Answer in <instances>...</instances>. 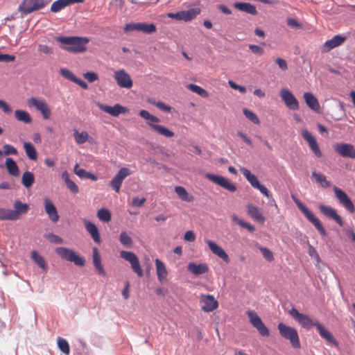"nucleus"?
I'll return each mask as SVG.
<instances>
[{
	"mask_svg": "<svg viewBox=\"0 0 355 355\" xmlns=\"http://www.w3.org/2000/svg\"><path fill=\"white\" fill-rule=\"evenodd\" d=\"M315 328L320 337L335 347H338V343L331 332H329L319 321L317 320Z\"/></svg>",
	"mask_w": 355,
	"mask_h": 355,
	"instance_id": "nucleus-26",
	"label": "nucleus"
},
{
	"mask_svg": "<svg viewBox=\"0 0 355 355\" xmlns=\"http://www.w3.org/2000/svg\"><path fill=\"white\" fill-rule=\"evenodd\" d=\"M97 216L100 220L107 223L111 220V213L106 208L100 209L97 212Z\"/></svg>",
	"mask_w": 355,
	"mask_h": 355,
	"instance_id": "nucleus-47",
	"label": "nucleus"
},
{
	"mask_svg": "<svg viewBox=\"0 0 355 355\" xmlns=\"http://www.w3.org/2000/svg\"><path fill=\"white\" fill-rule=\"evenodd\" d=\"M44 206L46 214L49 218L53 222L56 223L59 220V215L56 207L53 202L48 198L44 199Z\"/></svg>",
	"mask_w": 355,
	"mask_h": 355,
	"instance_id": "nucleus-24",
	"label": "nucleus"
},
{
	"mask_svg": "<svg viewBox=\"0 0 355 355\" xmlns=\"http://www.w3.org/2000/svg\"><path fill=\"white\" fill-rule=\"evenodd\" d=\"M240 171L253 188L255 189L260 184L257 177L252 174L247 168L241 167Z\"/></svg>",
	"mask_w": 355,
	"mask_h": 355,
	"instance_id": "nucleus-36",
	"label": "nucleus"
},
{
	"mask_svg": "<svg viewBox=\"0 0 355 355\" xmlns=\"http://www.w3.org/2000/svg\"><path fill=\"white\" fill-rule=\"evenodd\" d=\"M83 76L89 83H94L98 80V74L93 71H87L83 74Z\"/></svg>",
	"mask_w": 355,
	"mask_h": 355,
	"instance_id": "nucleus-56",
	"label": "nucleus"
},
{
	"mask_svg": "<svg viewBox=\"0 0 355 355\" xmlns=\"http://www.w3.org/2000/svg\"><path fill=\"white\" fill-rule=\"evenodd\" d=\"M200 13V10L197 8H191L187 11H180L175 13L169 12L167 16L169 18L176 20H182L184 21H189L195 18Z\"/></svg>",
	"mask_w": 355,
	"mask_h": 355,
	"instance_id": "nucleus-13",
	"label": "nucleus"
},
{
	"mask_svg": "<svg viewBox=\"0 0 355 355\" xmlns=\"http://www.w3.org/2000/svg\"><path fill=\"white\" fill-rule=\"evenodd\" d=\"M175 191L182 200L186 202H192L193 200V197L189 195L183 187H175Z\"/></svg>",
	"mask_w": 355,
	"mask_h": 355,
	"instance_id": "nucleus-40",
	"label": "nucleus"
},
{
	"mask_svg": "<svg viewBox=\"0 0 355 355\" xmlns=\"http://www.w3.org/2000/svg\"><path fill=\"white\" fill-rule=\"evenodd\" d=\"M319 209L327 218L334 220L339 226H343V220L340 216L337 214L336 210L331 206L320 204Z\"/></svg>",
	"mask_w": 355,
	"mask_h": 355,
	"instance_id": "nucleus-19",
	"label": "nucleus"
},
{
	"mask_svg": "<svg viewBox=\"0 0 355 355\" xmlns=\"http://www.w3.org/2000/svg\"><path fill=\"white\" fill-rule=\"evenodd\" d=\"M15 116L19 121L24 123L28 124L32 122V118L29 113L21 110H16L15 111Z\"/></svg>",
	"mask_w": 355,
	"mask_h": 355,
	"instance_id": "nucleus-39",
	"label": "nucleus"
},
{
	"mask_svg": "<svg viewBox=\"0 0 355 355\" xmlns=\"http://www.w3.org/2000/svg\"><path fill=\"white\" fill-rule=\"evenodd\" d=\"M302 137L309 143V146L316 157H321L322 153L315 137L306 129L302 131Z\"/></svg>",
	"mask_w": 355,
	"mask_h": 355,
	"instance_id": "nucleus-23",
	"label": "nucleus"
},
{
	"mask_svg": "<svg viewBox=\"0 0 355 355\" xmlns=\"http://www.w3.org/2000/svg\"><path fill=\"white\" fill-rule=\"evenodd\" d=\"M6 166L7 168L8 172L9 174L13 176H18L19 175V169L15 162V160L11 157H7L6 159Z\"/></svg>",
	"mask_w": 355,
	"mask_h": 355,
	"instance_id": "nucleus-38",
	"label": "nucleus"
},
{
	"mask_svg": "<svg viewBox=\"0 0 355 355\" xmlns=\"http://www.w3.org/2000/svg\"><path fill=\"white\" fill-rule=\"evenodd\" d=\"M46 238L53 243L60 244L62 243V239L53 233L46 234Z\"/></svg>",
	"mask_w": 355,
	"mask_h": 355,
	"instance_id": "nucleus-57",
	"label": "nucleus"
},
{
	"mask_svg": "<svg viewBox=\"0 0 355 355\" xmlns=\"http://www.w3.org/2000/svg\"><path fill=\"white\" fill-rule=\"evenodd\" d=\"M92 259H93V263L96 268V269L98 270V273L103 276L105 275V269L101 264V256L98 253L97 248L94 247L92 249Z\"/></svg>",
	"mask_w": 355,
	"mask_h": 355,
	"instance_id": "nucleus-35",
	"label": "nucleus"
},
{
	"mask_svg": "<svg viewBox=\"0 0 355 355\" xmlns=\"http://www.w3.org/2000/svg\"><path fill=\"white\" fill-rule=\"evenodd\" d=\"M139 115L141 118L147 121V124L149 126L150 123L156 124V123H159L160 121V119L158 117L150 114L147 110H141L139 112Z\"/></svg>",
	"mask_w": 355,
	"mask_h": 355,
	"instance_id": "nucleus-42",
	"label": "nucleus"
},
{
	"mask_svg": "<svg viewBox=\"0 0 355 355\" xmlns=\"http://www.w3.org/2000/svg\"><path fill=\"white\" fill-rule=\"evenodd\" d=\"M85 226L86 230L91 234L94 241L100 243L101 236L96 225L89 220H85Z\"/></svg>",
	"mask_w": 355,
	"mask_h": 355,
	"instance_id": "nucleus-32",
	"label": "nucleus"
},
{
	"mask_svg": "<svg viewBox=\"0 0 355 355\" xmlns=\"http://www.w3.org/2000/svg\"><path fill=\"white\" fill-rule=\"evenodd\" d=\"M155 262L156 266L157 279L161 283H162L168 276V271L164 263L160 259H156Z\"/></svg>",
	"mask_w": 355,
	"mask_h": 355,
	"instance_id": "nucleus-31",
	"label": "nucleus"
},
{
	"mask_svg": "<svg viewBox=\"0 0 355 355\" xmlns=\"http://www.w3.org/2000/svg\"><path fill=\"white\" fill-rule=\"evenodd\" d=\"M277 329L281 336L289 340L293 348L298 349L300 347L299 335L295 328L287 326L283 322H280L277 325Z\"/></svg>",
	"mask_w": 355,
	"mask_h": 355,
	"instance_id": "nucleus-3",
	"label": "nucleus"
},
{
	"mask_svg": "<svg viewBox=\"0 0 355 355\" xmlns=\"http://www.w3.org/2000/svg\"><path fill=\"white\" fill-rule=\"evenodd\" d=\"M286 22L287 25L291 28H301L302 27V25L294 18H288Z\"/></svg>",
	"mask_w": 355,
	"mask_h": 355,
	"instance_id": "nucleus-59",
	"label": "nucleus"
},
{
	"mask_svg": "<svg viewBox=\"0 0 355 355\" xmlns=\"http://www.w3.org/2000/svg\"><path fill=\"white\" fill-rule=\"evenodd\" d=\"M260 251L262 253L263 257L268 261H270L274 259L273 254L272 252L265 247H260L259 248Z\"/></svg>",
	"mask_w": 355,
	"mask_h": 355,
	"instance_id": "nucleus-53",
	"label": "nucleus"
},
{
	"mask_svg": "<svg viewBox=\"0 0 355 355\" xmlns=\"http://www.w3.org/2000/svg\"><path fill=\"white\" fill-rule=\"evenodd\" d=\"M346 40V37L336 35L331 39L327 40L322 47V52H329L333 49L340 46Z\"/></svg>",
	"mask_w": 355,
	"mask_h": 355,
	"instance_id": "nucleus-25",
	"label": "nucleus"
},
{
	"mask_svg": "<svg viewBox=\"0 0 355 355\" xmlns=\"http://www.w3.org/2000/svg\"><path fill=\"white\" fill-rule=\"evenodd\" d=\"M55 252L62 259L73 262L78 266H84L85 265V258L79 256L71 249L65 247H58L55 249Z\"/></svg>",
	"mask_w": 355,
	"mask_h": 355,
	"instance_id": "nucleus-5",
	"label": "nucleus"
},
{
	"mask_svg": "<svg viewBox=\"0 0 355 355\" xmlns=\"http://www.w3.org/2000/svg\"><path fill=\"white\" fill-rule=\"evenodd\" d=\"M280 96L286 106L291 110L299 109V103L295 96L286 88L280 90Z\"/></svg>",
	"mask_w": 355,
	"mask_h": 355,
	"instance_id": "nucleus-16",
	"label": "nucleus"
},
{
	"mask_svg": "<svg viewBox=\"0 0 355 355\" xmlns=\"http://www.w3.org/2000/svg\"><path fill=\"white\" fill-rule=\"evenodd\" d=\"M114 78L117 85L121 88L130 89L133 85L132 80L124 69L115 71Z\"/></svg>",
	"mask_w": 355,
	"mask_h": 355,
	"instance_id": "nucleus-15",
	"label": "nucleus"
},
{
	"mask_svg": "<svg viewBox=\"0 0 355 355\" xmlns=\"http://www.w3.org/2000/svg\"><path fill=\"white\" fill-rule=\"evenodd\" d=\"M211 251L219 258L222 259L225 263L230 262V257L226 252L215 242L210 240H205Z\"/></svg>",
	"mask_w": 355,
	"mask_h": 355,
	"instance_id": "nucleus-27",
	"label": "nucleus"
},
{
	"mask_svg": "<svg viewBox=\"0 0 355 355\" xmlns=\"http://www.w3.org/2000/svg\"><path fill=\"white\" fill-rule=\"evenodd\" d=\"M187 270L193 275L198 276L207 272L209 267L205 263L197 264L194 262H190L187 266Z\"/></svg>",
	"mask_w": 355,
	"mask_h": 355,
	"instance_id": "nucleus-28",
	"label": "nucleus"
},
{
	"mask_svg": "<svg viewBox=\"0 0 355 355\" xmlns=\"http://www.w3.org/2000/svg\"><path fill=\"white\" fill-rule=\"evenodd\" d=\"M247 211L249 216H250L254 220L261 223H264L266 218L259 211L257 207L252 204H249L247 206Z\"/></svg>",
	"mask_w": 355,
	"mask_h": 355,
	"instance_id": "nucleus-33",
	"label": "nucleus"
},
{
	"mask_svg": "<svg viewBox=\"0 0 355 355\" xmlns=\"http://www.w3.org/2000/svg\"><path fill=\"white\" fill-rule=\"evenodd\" d=\"M55 252L62 259L73 262L78 266H84L85 265V258L79 256L71 249L65 247H58L55 249Z\"/></svg>",
	"mask_w": 355,
	"mask_h": 355,
	"instance_id": "nucleus-4",
	"label": "nucleus"
},
{
	"mask_svg": "<svg viewBox=\"0 0 355 355\" xmlns=\"http://www.w3.org/2000/svg\"><path fill=\"white\" fill-rule=\"evenodd\" d=\"M56 41L63 44L68 45L63 47L65 50L71 53H81L86 51V44L89 42L87 37H64L60 36L56 37Z\"/></svg>",
	"mask_w": 355,
	"mask_h": 355,
	"instance_id": "nucleus-1",
	"label": "nucleus"
},
{
	"mask_svg": "<svg viewBox=\"0 0 355 355\" xmlns=\"http://www.w3.org/2000/svg\"><path fill=\"white\" fill-rule=\"evenodd\" d=\"M120 257L130 263L132 270L139 277L144 275L143 270L137 256L132 252L122 250Z\"/></svg>",
	"mask_w": 355,
	"mask_h": 355,
	"instance_id": "nucleus-7",
	"label": "nucleus"
},
{
	"mask_svg": "<svg viewBox=\"0 0 355 355\" xmlns=\"http://www.w3.org/2000/svg\"><path fill=\"white\" fill-rule=\"evenodd\" d=\"M14 210L9 209L11 220L19 219L20 215L25 214L29 209V206L26 203L21 202L19 200H16L13 205Z\"/></svg>",
	"mask_w": 355,
	"mask_h": 355,
	"instance_id": "nucleus-20",
	"label": "nucleus"
},
{
	"mask_svg": "<svg viewBox=\"0 0 355 355\" xmlns=\"http://www.w3.org/2000/svg\"><path fill=\"white\" fill-rule=\"evenodd\" d=\"M243 112L245 116L254 124L258 125L260 123L258 116L251 110L245 108L243 110Z\"/></svg>",
	"mask_w": 355,
	"mask_h": 355,
	"instance_id": "nucleus-51",
	"label": "nucleus"
},
{
	"mask_svg": "<svg viewBox=\"0 0 355 355\" xmlns=\"http://www.w3.org/2000/svg\"><path fill=\"white\" fill-rule=\"evenodd\" d=\"M288 313L304 328L309 329L313 326L315 327L317 321L313 322L309 315L300 313L295 308L291 309Z\"/></svg>",
	"mask_w": 355,
	"mask_h": 355,
	"instance_id": "nucleus-11",
	"label": "nucleus"
},
{
	"mask_svg": "<svg viewBox=\"0 0 355 355\" xmlns=\"http://www.w3.org/2000/svg\"><path fill=\"white\" fill-rule=\"evenodd\" d=\"M249 49L255 55L261 56L264 53L263 49L258 45L250 44L248 46Z\"/></svg>",
	"mask_w": 355,
	"mask_h": 355,
	"instance_id": "nucleus-55",
	"label": "nucleus"
},
{
	"mask_svg": "<svg viewBox=\"0 0 355 355\" xmlns=\"http://www.w3.org/2000/svg\"><path fill=\"white\" fill-rule=\"evenodd\" d=\"M304 98L306 104L310 109L316 112H319L320 108L319 102L312 93L305 92L304 94Z\"/></svg>",
	"mask_w": 355,
	"mask_h": 355,
	"instance_id": "nucleus-30",
	"label": "nucleus"
},
{
	"mask_svg": "<svg viewBox=\"0 0 355 355\" xmlns=\"http://www.w3.org/2000/svg\"><path fill=\"white\" fill-rule=\"evenodd\" d=\"M205 177L213 183L220 186L230 192H234L236 191V187L228 179L222 175L207 173L205 175Z\"/></svg>",
	"mask_w": 355,
	"mask_h": 355,
	"instance_id": "nucleus-10",
	"label": "nucleus"
},
{
	"mask_svg": "<svg viewBox=\"0 0 355 355\" xmlns=\"http://www.w3.org/2000/svg\"><path fill=\"white\" fill-rule=\"evenodd\" d=\"M98 107L101 110L114 117L128 112V109L120 104H115L114 106H110L103 103H98Z\"/></svg>",
	"mask_w": 355,
	"mask_h": 355,
	"instance_id": "nucleus-22",
	"label": "nucleus"
},
{
	"mask_svg": "<svg viewBox=\"0 0 355 355\" xmlns=\"http://www.w3.org/2000/svg\"><path fill=\"white\" fill-rule=\"evenodd\" d=\"M83 1L84 0H56L51 4V11L58 12L69 5L83 3Z\"/></svg>",
	"mask_w": 355,
	"mask_h": 355,
	"instance_id": "nucleus-29",
	"label": "nucleus"
},
{
	"mask_svg": "<svg viewBox=\"0 0 355 355\" xmlns=\"http://www.w3.org/2000/svg\"><path fill=\"white\" fill-rule=\"evenodd\" d=\"M247 315L252 326L257 330L261 336L265 337L269 335L268 327L264 324L261 318L254 311H248Z\"/></svg>",
	"mask_w": 355,
	"mask_h": 355,
	"instance_id": "nucleus-8",
	"label": "nucleus"
},
{
	"mask_svg": "<svg viewBox=\"0 0 355 355\" xmlns=\"http://www.w3.org/2000/svg\"><path fill=\"white\" fill-rule=\"evenodd\" d=\"M67 188L73 193H78L79 191L78 187L76 184V183L70 180L66 183Z\"/></svg>",
	"mask_w": 355,
	"mask_h": 355,
	"instance_id": "nucleus-62",
	"label": "nucleus"
},
{
	"mask_svg": "<svg viewBox=\"0 0 355 355\" xmlns=\"http://www.w3.org/2000/svg\"><path fill=\"white\" fill-rule=\"evenodd\" d=\"M124 31L125 32L138 31L146 34H152L156 32L157 28L153 23H129L125 24Z\"/></svg>",
	"mask_w": 355,
	"mask_h": 355,
	"instance_id": "nucleus-9",
	"label": "nucleus"
},
{
	"mask_svg": "<svg viewBox=\"0 0 355 355\" xmlns=\"http://www.w3.org/2000/svg\"><path fill=\"white\" fill-rule=\"evenodd\" d=\"M74 173L80 178H85L87 171L83 168H80L78 164L74 166Z\"/></svg>",
	"mask_w": 355,
	"mask_h": 355,
	"instance_id": "nucleus-60",
	"label": "nucleus"
},
{
	"mask_svg": "<svg viewBox=\"0 0 355 355\" xmlns=\"http://www.w3.org/2000/svg\"><path fill=\"white\" fill-rule=\"evenodd\" d=\"M24 148L26 152V156L31 160H35L37 158V153L34 146L30 142L24 143Z\"/></svg>",
	"mask_w": 355,
	"mask_h": 355,
	"instance_id": "nucleus-41",
	"label": "nucleus"
},
{
	"mask_svg": "<svg viewBox=\"0 0 355 355\" xmlns=\"http://www.w3.org/2000/svg\"><path fill=\"white\" fill-rule=\"evenodd\" d=\"M234 6L235 8L248 14L255 15L257 13L255 6L250 3L235 2Z\"/></svg>",
	"mask_w": 355,
	"mask_h": 355,
	"instance_id": "nucleus-34",
	"label": "nucleus"
},
{
	"mask_svg": "<svg viewBox=\"0 0 355 355\" xmlns=\"http://www.w3.org/2000/svg\"><path fill=\"white\" fill-rule=\"evenodd\" d=\"M201 309L204 312L209 313L216 309L218 306V301L211 295L202 294L200 295Z\"/></svg>",
	"mask_w": 355,
	"mask_h": 355,
	"instance_id": "nucleus-17",
	"label": "nucleus"
},
{
	"mask_svg": "<svg viewBox=\"0 0 355 355\" xmlns=\"http://www.w3.org/2000/svg\"><path fill=\"white\" fill-rule=\"evenodd\" d=\"M32 259L43 270H46V265L44 257L40 255L37 251L33 250L31 252Z\"/></svg>",
	"mask_w": 355,
	"mask_h": 355,
	"instance_id": "nucleus-43",
	"label": "nucleus"
},
{
	"mask_svg": "<svg viewBox=\"0 0 355 355\" xmlns=\"http://www.w3.org/2000/svg\"><path fill=\"white\" fill-rule=\"evenodd\" d=\"M60 74L64 78H65L67 80H69L72 82H73L76 78V76H75L71 71H69L67 69H64V68L60 69Z\"/></svg>",
	"mask_w": 355,
	"mask_h": 355,
	"instance_id": "nucleus-54",
	"label": "nucleus"
},
{
	"mask_svg": "<svg viewBox=\"0 0 355 355\" xmlns=\"http://www.w3.org/2000/svg\"><path fill=\"white\" fill-rule=\"evenodd\" d=\"M292 198L295 203L296 204L298 209L301 211V212L304 214V217L309 220L313 225L315 227L318 232L320 234L321 236H324L327 235V232L324 227L322 226L320 220L315 216L313 213L309 210L299 199L295 198L294 196H292Z\"/></svg>",
	"mask_w": 355,
	"mask_h": 355,
	"instance_id": "nucleus-2",
	"label": "nucleus"
},
{
	"mask_svg": "<svg viewBox=\"0 0 355 355\" xmlns=\"http://www.w3.org/2000/svg\"><path fill=\"white\" fill-rule=\"evenodd\" d=\"M119 241L121 244L127 248H130L132 245V239L125 232H122L120 234Z\"/></svg>",
	"mask_w": 355,
	"mask_h": 355,
	"instance_id": "nucleus-50",
	"label": "nucleus"
},
{
	"mask_svg": "<svg viewBox=\"0 0 355 355\" xmlns=\"http://www.w3.org/2000/svg\"><path fill=\"white\" fill-rule=\"evenodd\" d=\"M47 2L44 0H23L19 6L18 10L22 17L32 13L35 11L42 9L46 6Z\"/></svg>",
	"mask_w": 355,
	"mask_h": 355,
	"instance_id": "nucleus-6",
	"label": "nucleus"
},
{
	"mask_svg": "<svg viewBox=\"0 0 355 355\" xmlns=\"http://www.w3.org/2000/svg\"><path fill=\"white\" fill-rule=\"evenodd\" d=\"M35 181L34 175L32 172L26 171L22 175L21 182L26 188H29L32 186Z\"/></svg>",
	"mask_w": 355,
	"mask_h": 355,
	"instance_id": "nucleus-44",
	"label": "nucleus"
},
{
	"mask_svg": "<svg viewBox=\"0 0 355 355\" xmlns=\"http://www.w3.org/2000/svg\"><path fill=\"white\" fill-rule=\"evenodd\" d=\"M255 189H258L263 196L267 197L268 198H270L272 197L270 193L268 190V189L261 183Z\"/></svg>",
	"mask_w": 355,
	"mask_h": 355,
	"instance_id": "nucleus-61",
	"label": "nucleus"
},
{
	"mask_svg": "<svg viewBox=\"0 0 355 355\" xmlns=\"http://www.w3.org/2000/svg\"><path fill=\"white\" fill-rule=\"evenodd\" d=\"M150 127L152 130L155 131L157 134L162 135L166 138H171L174 136V132L167 128L155 123H150Z\"/></svg>",
	"mask_w": 355,
	"mask_h": 355,
	"instance_id": "nucleus-37",
	"label": "nucleus"
},
{
	"mask_svg": "<svg viewBox=\"0 0 355 355\" xmlns=\"http://www.w3.org/2000/svg\"><path fill=\"white\" fill-rule=\"evenodd\" d=\"M73 136L76 139V141L78 144H83L85 143L89 139L88 133L85 131L78 132V131L77 130H75Z\"/></svg>",
	"mask_w": 355,
	"mask_h": 355,
	"instance_id": "nucleus-48",
	"label": "nucleus"
},
{
	"mask_svg": "<svg viewBox=\"0 0 355 355\" xmlns=\"http://www.w3.org/2000/svg\"><path fill=\"white\" fill-rule=\"evenodd\" d=\"M130 174V171L128 168H121L110 182V186L119 193L123 181Z\"/></svg>",
	"mask_w": 355,
	"mask_h": 355,
	"instance_id": "nucleus-14",
	"label": "nucleus"
},
{
	"mask_svg": "<svg viewBox=\"0 0 355 355\" xmlns=\"http://www.w3.org/2000/svg\"><path fill=\"white\" fill-rule=\"evenodd\" d=\"M155 105L159 110L164 111L166 112H170L171 110V107L169 105H166L165 103H164L162 101H158V102L155 103Z\"/></svg>",
	"mask_w": 355,
	"mask_h": 355,
	"instance_id": "nucleus-63",
	"label": "nucleus"
},
{
	"mask_svg": "<svg viewBox=\"0 0 355 355\" xmlns=\"http://www.w3.org/2000/svg\"><path fill=\"white\" fill-rule=\"evenodd\" d=\"M184 239L186 241L193 242L196 239V235L193 231L189 230L185 232Z\"/></svg>",
	"mask_w": 355,
	"mask_h": 355,
	"instance_id": "nucleus-64",
	"label": "nucleus"
},
{
	"mask_svg": "<svg viewBox=\"0 0 355 355\" xmlns=\"http://www.w3.org/2000/svg\"><path fill=\"white\" fill-rule=\"evenodd\" d=\"M28 104L30 106L35 107L37 110L40 111L44 119L50 118L51 111L48 105L44 101L32 97L28 99Z\"/></svg>",
	"mask_w": 355,
	"mask_h": 355,
	"instance_id": "nucleus-18",
	"label": "nucleus"
},
{
	"mask_svg": "<svg viewBox=\"0 0 355 355\" xmlns=\"http://www.w3.org/2000/svg\"><path fill=\"white\" fill-rule=\"evenodd\" d=\"M9 209L0 208V220H11Z\"/></svg>",
	"mask_w": 355,
	"mask_h": 355,
	"instance_id": "nucleus-58",
	"label": "nucleus"
},
{
	"mask_svg": "<svg viewBox=\"0 0 355 355\" xmlns=\"http://www.w3.org/2000/svg\"><path fill=\"white\" fill-rule=\"evenodd\" d=\"M312 177L315 178V181L321 184V186L324 188H328L331 186V183L326 178V176L318 173L315 171L312 173Z\"/></svg>",
	"mask_w": 355,
	"mask_h": 355,
	"instance_id": "nucleus-45",
	"label": "nucleus"
},
{
	"mask_svg": "<svg viewBox=\"0 0 355 355\" xmlns=\"http://www.w3.org/2000/svg\"><path fill=\"white\" fill-rule=\"evenodd\" d=\"M58 347L59 349L64 354L69 355L70 354V347L68 342L64 338H58Z\"/></svg>",
	"mask_w": 355,
	"mask_h": 355,
	"instance_id": "nucleus-46",
	"label": "nucleus"
},
{
	"mask_svg": "<svg viewBox=\"0 0 355 355\" xmlns=\"http://www.w3.org/2000/svg\"><path fill=\"white\" fill-rule=\"evenodd\" d=\"M187 87L191 91H192L194 93L198 94V95H200L202 97L206 98L208 96L207 92L198 85H196L194 84H189L187 85Z\"/></svg>",
	"mask_w": 355,
	"mask_h": 355,
	"instance_id": "nucleus-49",
	"label": "nucleus"
},
{
	"mask_svg": "<svg viewBox=\"0 0 355 355\" xmlns=\"http://www.w3.org/2000/svg\"><path fill=\"white\" fill-rule=\"evenodd\" d=\"M3 155H17V150L12 145L5 144L3 146Z\"/></svg>",
	"mask_w": 355,
	"mask_h": 355,
	"instance_id": "nucleus-52",
	"label": "nucleus"
},
{
	"mask_svg": "<svg viewBox=\"0 0 355 355\" xmlns=\"http://www.w3.org/2000/svg\"><path fill=\"white\" fill-rule=\"evenodd\" d=\"M334 191L339 202L350 213L355 211L354 205L347 194L341 189L334 187Z\"/></svg>",
	"mask_w": 355,
	"mask_h": 355,
	"instance_id": "nucleus-12",
	"label": "nucleus"
},
{
	"mask_svg": "<svg viewBox=\"0 0 355 355\" xmlns=\"http://www.w3.org/2000/svg\"><path fill=\"white\" fill-rule=\"evenodd\" d=\"M335 151L343 157L355 159V148L350 144L340 143L335 146Z\"/></svg>",
	"mask_w": 355,
	"mask_h": 355,
	"instance_id": "nucleus-21",
	"label": "nucleus"
}]
</instances>
